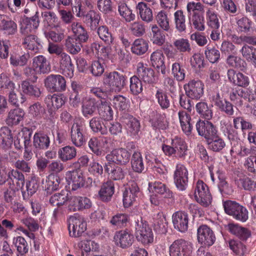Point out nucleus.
Returning <instances> with one entry per match:
<instances>
[{
    "label": "nucleus",
    "mask_w": 256,
    "mask_h": 256,
    "mask_svg": "<svg viewBox=\"0 0 256 256\" xmlns=\"http://www.w3.org/2000/svg\"><path fill=\"white\" fill-rule=\"evenodd\" d=\"M114 184L111 181H108L102 186L98 192V196L101 200L104 202L110 201L114 194Z\"/></svg>",
    "instance_id": "36"
},
{
    "label": "nucleus",
    "mask_w": 256,
    "mask_h": 256,
    "mask_svg": "<svg viewBox=\"0 0 256 256\" xmlns=\"http://www.w3.org/2000/svg\"><path fill=\"white\" fill-rule=\"evenodd\" d=\"M197 237L198 242L205 246H212L216 240L214 232L205 224L200 226L198 228Z\"/></svg>",
    "instance_id": "12"
},
{
    "label": "nucleus",
    "mask_w": 256,
    "mask_h": 256,
    "mask_svg": "<svg viewBox=\"0 0 256 256\" xmlns=\"http://www.w3.org/2000/svg\"><path fill=\"white\" fill-rule=\"evenodd\" d=\"M0 137L2 143L5 148H8L13 142L11 130L7 127L4 126L0 130Z\"/></svg>",
    "instance_id": "62"
},
{
    "label": "nucleus",
    "mask_w": 256,
    "mask_h": 256,
    "mask_svg": "<svg viewBox=\"0 0 256 256\" xmlns=\"http://www.w3.org/2000/svg\"><path fill=\"white\" fill-rule=\"evenodd\" d=\"M212 107V106L208 105L205 102H200L196 104V109L202 118L210 120L213 115Z\"/></svg>",
    "instance_id": "43"
},
{
    "label": "nucleus",
    "mask_w": 256,
    "mask_h": 256,
    "mask_svg": "<svg viewBox=\"0 0 256 256\" xmlns=\"http://www.w3.org/2000/svg\"><path fill=\"white\" fill-rule=\"evenodd\" d=\"M40 43V39L34 34L23 35L22 44L26 49L36 52L42 47Z\"/></svg>",
    "instance_id": "24"
},
{
    "label": "nucleus",
    "mask_w": 256,
    "mask_h": 256,
    "mask_svg": "<svg viewBox=\"0 0 256 256\" xmlns=\"http://www.w3.org/2000/svg\"><path fill=\"white\" fill-rule=\"evenodd\" d=\"M131 154L125 148H120L112 150L106 156V161L117 164L124 165L130 160Z\"/></svg>",
    "instance_id": "13"
},
{
    "label": "nucleus",
    "mask_w": 256,
    "mask_h": 256,
    "mask_svg": "<svg viewBox=\"0 0 256 256\" xmlns=\"http://www.w3.org/2000/svg\"><path fill=\"white\" fill-rule=\"evenodd\" d=\"M122 122L124 125L128 134L132 138L138 136L140 128L139 120L128 114H125L122 116Z\"/></svg>",
    "instance_id": "15"
},
{
    "label": "nucleus",
    "mask_w": 256,
    "mask_h": 256,
    "mask_svg": "<svg viewBox=\"0 0 256 256\" xmlns=\"http://www.w3.org/2000/svg\"><path fill=\"white\" fill-rule=\"evenodd\" d=\"M164 59V54L160 50H157L153 52L150 56L152 66L164 75L166 73Z\"/></svg>",
    "instance_id": "27"
},
{
    "label": "nucleus",
    "mask_w": 256,
    "mask_h": 256,
    "mask_svg": "<svg viewBox=\"0 0 256 256\" xmlns=\"http://www.w3.org/2000/svg\"><path fill=\"white\" fill-rule=\"evenodd\" d=\"M131 165L132 170L136 172L142 173L144 169V164L141 153L135 152L132 155Z\"/></svg>",
    "instance_id": "46"
},
{
    "label": "nucleus",
    "mask_w": 256,
    "mask_h": 256,
    "mask_svg": "<svg viewBox=\"0 0 256 256\" xmlns=\"http://www.w3.org/2000/svg\"><path fill=\"white\" fill-rule=\"evenodd\" d=\"M214 137L210 141H206L208 148L213 152H220L226 146V142L218 134Z\"/></svg>",
    "instance_id": "57"
},
{
    "label": "nucleus",
    "mask_w": 256,
    "mask_h": 256,
    "mask_svg": "<svg viewBox=\"0 0 256 256\" xmlns=\"http://www.w3.org/2000/svg\"><path fill=\"white\" fill-rule=\"evenodd\" d=\"M246 94V92L242 88L232 89L230 94V99L236 106H242Z\"/></svg>",
    "instance_id": "44"
},
{
    "label": "nucleus",
    "mask_w": 256,
    "mask_h": 256,
    "mask_svg": "<svg viewBox=\"0 0 256 256\" xmlns=\"http://www.w3.org/2000/svg\"><path fill=\"white\" fill-rule=\"evenodd\" d=\"M118 11L120 16L124 18L126 22L133 21L136 18L135 14L132 12V10L125 3L120 2L118 4Z\"/></svg>",
    "instance_id": "58"
},
{
    "label": "nucleus",
    "mask_w": 256,
    "mask_h": 256,
    "mask_svg": "<svg viewBox=\"0 0 256 256\" xmlns=\"http://www.w3.org/2000/svg\"><path fill=\"white\" fill-rule=\"evenodd\" d=\"M196 202L204 207L209 206L212 202V196L208 186L202 180L196 182L194 192Z\"/></svg>",
    "instance_id": "3"
},
{
    "label": "nucleus",
    "mask_w": 256,
    "mask_h": 256,
    "mask_svg": "<svg viewBox=\"0 0 256 256\" xmlns=\"http://www.w3.org/2000/svg\"><path fill=\"white\" fill-rule=\"evenodd\" d=\"M76 156V150L70 146H66L58 150V158L63 162H66L74 158Z\"/></svg>",
    "instance_id": "45"
},
{
    "label": "nucleus",
    "mask_w": 256,
    "mask_h": 256,
    "mask_svg": "<svg viewBox=\"0 0 256 256\" xmlns=\"http://www.w3.org/2000/svg\"><path fill=\"white\" fill-rule=\"evenodd\" d=\"M114 240L118 246L122 248H126L132 245L134 238L133 234L129 231L121 230L116 232Z\"/></svg>",
    "instance_id": "21"
},
{
    "label": "nucleus",
    "mask_w": 256,
    "mask_h": 256,
    "mask_svg": "<svg viewBox=\"0 0 256 256\" xmlns=\"http://www.w3.org/2000/svg\"><path fill=\"white\" fill-rule=\"evenodd\" d=\"M98 108L97 102L94 98H88L83 101L82 112L84 118H88L94 115Z\"/></svg>",
    "instance_id": "30"
},
{
    "label": "nucleus",
    "mask_w": 256,
    "mask_h": 256,
    "mask_svg": "<svg viewBox=\"0 0 256 256\" xmlns=\"http://www.w3.org/2000/svg\"><path fill=\"white\" fill-rule=\"evenodd\" d=\"M66 178L69 184L72 186V190H76L84 186V176L82 170L80 169L70 172L66 174Z\"/></svg>",
    "instance_id": "23"
},
{
    "label": "nucleus",
    "mask_w": 256,
    "mask_h": 256,
    "mask_svg": "<svg viewBox=\"0 0 256 256\" xmlns=\"http://www.w3.org/2000/svg\"><path fill=\"white\" fill-rule=\"evenodd\" d=\"M24 114L22 108H17L10 110L6 119V122L8 126L16 125L23 120Z\"/></svg>",
    "instance_id": "39"
},
{
    "label": "nucleus",
    "mask_w": 256,
    "mask_h": 256,
    "mask_svg": "<svg viewBox=\"0 0 256 256\" xmlns=\"http://www.w3.org/2000/svg\"><path fill=\"white\" fill-rule=\"evenodd\" d=\"M204 84L200 80H192L184 85L186 94L191 98L200 99L204 94Z\"/></svg>",
    "instance_id": "14"
},
{
    "label": "nucleus",
    "mask_w": 256,
    "mask_h": 256,
    "mask_svg": "<svg viewBox=\"0 0 256 256\" xmlns=\"http://www.w3.org/2000/svg\"><path fill=\"white\" fill-rule=\"evenodd\" d=\"M91 130L95 133L100 132L102 135L106 134L108 130L102 118L100 116L93 117L89 122Z\"/></svg>",
    "instance_id": "42"
},
{
    "label": "nucleus",
    "mask_w": 256,
    "mask_h": 256,
    "mask_svg": "<svg viewBox=\"0 0 256 256\" xmlns=\"http://www.w3.org/2000/svg\"><path fill=\"white\" fill-rule=\"evenodd\" d=\"M174 21L176 28L179 32H186V18L182 10H178L174 13Z\"/></svg>",
    "instance_id": "53"
},
{
    "label": "nucleus",
    "mask_w": 256,
    "mask_h": 256,
    "mask_svg": "<svg viewBox=\"0 0 256 256\" xmlns=\"http://www.w3.org/2000/svg\"><path fill=\"white\" fill-rule=\"evenodd\" d=\"M190 22L194 28L198 31H203L205 29L204 18L203 14H194L192 16H188Z\"/></svg>",
    "instance_id": "61"
},
{
    "label": "nucleus",
    "mask_w": 256,
    "mask_h": 256,
    "mask_svg": "<svg viewBox=\"0 0 256 256\" xmlns=\"http://www.w3.org/2000/svg\"><path fill=\"white\" fill-rule=\"evenodd\" d=\"M126 76L122 73L113 71L104 74L103 83L108 86L111 91L120 92L126 85Z\"/></svg>",
    "instance_id": "1"
},
{
    "label": "nucleus",
    "mask_w": 256,
    "mask_h": 256,
    "mask_svg": "<svg viewBox=\"0 0 256 256\" xmlns=\"http://www.w3.org/2000/svg\"><path fill=\"white\" fill-rule=\"evenodd\" d=\"M82 43L73 37L68 36L66 40L65 46L67 51L74 55L78 54L80 51Z\"/></svg>",
    "instance_id": "50"
},
{
    "label": "nucleus",
    "mask_w": 256,
    "mask_h": 256,
    "mask_svg": "<svg viewBox=\"0 0 256 256\" xmlns=\"http://www.w3.org/2000/svg\"><path fill=\"white\" fill-rule=\"evenodd\" d=\"M192 251L190 244L182 238L175 240L169 246L170 256H190Z\"/></svg>",
    "instance_id": "4"
},
{
    "label": "nucleus",
    "mask_w": 256,
    "mask_h": 256,
    "mask_svg": "<svg viewBox=\"0 0 256 256\" xmlns=\"http://www.w3.org/2000/svg\"><path fill=\"white\" fill-rule=\"evenodd\" d=\"M130 92L132 94L137 96L142 92V80L136 75H134L130 78Z\"/></svg>",
    "instance_id": "59"
},
{
    "label": "nucleus",
    "mask_w": 256,
    "mask_h": 256,
    "mask_svg": "<svg viewBox=\"0 0 256 256\" xmlns=\"http://www.w3.org/2000/svg\"><path fill=\"white\" fill-rule=\"evenodd\" d=\"M97 34L99 38L108 45L113 43L114 38L111 32L106 26H101L97 28Z\"/></svg>",
    "instance_id": "52"
},
{
    "label": "nucleus",
    "mask_w": 256,
    "mask_h": 256,
    "mask_svg": "<svg viewBox=\"0 0 256 256\" xmlns=\"http://www.w3.org/2000/svg\"><path fill=\"white\" fill-rule=\"evenodd\" d=\"M135 228L136 238L138 242L144 245L149 244L153 242L154 234L152 230L142 218L136 221Z\"/></svg>",
    "instance_id": "2"
},
{
    "label": "nucleus",
    "mask_w": 256,
    "mask_h": 256,
    "mask_svg": "<svg viewBox=\"0 0 256 256\" xmlns=\"http://www.w3.org/2000/svg\"><path fill=\"white\" fill-rule=\"evenodd\" d=\"M148 189L150 192L154 194L164 195V196L166 198H172L174 197V194L172 191L165 184L160 182L149 183Z\"/></svg>",
    "instance_id": "26"
},
{
    "label": "nucleus",
    "mask_w": 256,
    "mask_h": 256,
    "mask_svg": "<svg viewBox=\"0 0 256 256\" xmlns=\"http://www.w3.org/2000/svg\"><path fill=\"white\" fill-rule=\"evenodd\" d=\"M235 183L240 188L250 192L256 193V182L246 176H240L235 179Z\"/></svg>",
    "instance_id": "32"
},
{
    "label": "nucleus",
    "mask_w": 256,
    "mask_h": 256,
    "mask_svg": "<svg viewBox=\"0 0 256 256\" xmlns=\"http://www.w3.org/2000/svg\"><path fill=\"white\" fill-rule=\"evenodd\" d=\"M196 130L199 136H202L206 140H210L218 134V130L214 124L208 120H199L196 124Z\"/></svg>",
    "instance_id": "9"
},
{
    "label": "nucleus",
    "mask_w": 256,
    "mask_h": 256,
    "mask_svg": "<svg viewBox=\"0 0 256 256\" xmlns=\"http://www.w3.org/2000/svg\"><path fill=\"white\" fill-rule=\"evenodd\" d=\"M44 86L50 92H62L66 90V81L60 74H52L44 80Z\"/></svg>",
    "instance_id": "5"
},
{
    "label": "nucleus",
    "mask_w": 256,
    "mask_h": 256,
    "mask_svg": "<svg viewBox=\"0 0 256 256\" xmlns=\"http://www.w3.org/2000/svg\"><path fill=\"white\" fill-rule=\"evenodd\" d=\"M150 122L153 129L156 130H166L168 128L169 122L165 114L152 111L150 115Z\"/></svg>",
    "instance_id": "22"
},
{
    "label": "nucleus",
    "mask_w": 256,
    "mask_h": 256,
    "mask_svg": "<svg viewBox=\"0 0 256 256\" xmlns=\"http://www.w3.org/2000/svg\"><path fill=\"white\" fill-rule=\"evenodd\" d=\"M68 229L71 236L78 238L82 236L87 228L84 218L81 216H72L68 220Z\"/></svg>",
    "instance_id": "7"
},
{
    "label": "nucleus",
    "mask_w": 256,
    "mask_h": 256,
    "mask_svg": "<svg viewBox=\"0 0 256 256\" xmlns=\"http://www.w3.org/2000/svg\"><path fill=\"white\" fill-rule=\"evenodd\" d=\"M62 179L57 174H50L46 178L44 188L47 193L56 190L61 188Z\"/></svg>",
    "instance_id": "33"
},
{
    "label": "nucleus",
    "mask_w": 256,
    "mask_h": 256,
    "mask_svg": "<svg viewBox=\"0 0 256 256\" xmlns=\"http://www.w3.org/2000/svg\"><path fill=\"white\" fill-rule=\"evenodd\" d=\"M140 192L138 184L134 182H130L123 193V204L125 208L131 206L136 201Z\"/></svg>",
    "instance_id": "17"
},
{
    "label": "nucleus",
    "mask_w": 256,
    "mask_h": 256,
    "mask_svg": "<svg viewBox=\"0 0 256 256\" xmlns=\"http://www.w3.org/2000/svg\"><path fill=\"white\" fill-rule=\"evenodd\" d=\"M171 145L174 146L175 154H176L178 158H184L187 154L188 146L184 139L176 136L172 139Z\"/></svg>",
    "instance_id": "34"
},
{
    "label": "nucleus",
    "mask_w": 256,
    "mask_h": 256,
    "mask_svg": "<svg viewBox=\"0 0 256 256\" xmlns=\"http://www.w3.org/2000/svg\"><path fill=\"white\" fill-rule=\"evenodd\" d=\"M84 122L82 120H76L72 126L71 140L72 144L77 147L82 146L86 142V138L84 134Z\"/></svg>",
    "instance_id": "8"
},
{
    "label": "nucleus",
    "mask_w": 256,
    "mask_h": 256,
    "mask_svg": "<svg viewBox=\"0 0 256 256\" xmlns=\"http://www.w3.org/2000/svg\"><path fill=\"white\" fill-rule=\"evenodd\" d=\"M186 167L180 163L177 164L174 174V183L180 191L185 190L188 187V177Z\"/></svg>",
    "instance_id": "6"
},
{
    "label": "nucleus",
    "mask_w": 256,
    "mask_h": 256,
    "mask_svg": "<svg viewBox=\"0 0 256 256\" xmlns=\"http://www.w3.org/2000/svg\"><path fill=\"white\" fill-rule=\"evenodd\" d=\"M57 58L62 74L68 78H72L74 75V66L70 55L64 52Z\"/></svg>",
    "instance_id": "19"
},
{
    "label": "nucleus",
    "mask_w": 256,
    "mask_h": 256,
    "mask_svg": "<svg viewBox=\"0 0 256 256\" xmlns=\"http://www.w3.org/2000/svg\"><path fill=\"white\" fill-rule=\"evenodd\" d=\"M54 30L44 32L46 37L54 42H60L65 37L64 25L54 28Z\"/></svg>",
    "instance_id": "41"
},
{
    "label": "nucleus",
    "mask_w": 256,
    "mask_h": 256,
    "mask_svg": "<svg viewBox=\"0 0 256 256\" xmlns=\"http://www.w3.org/2000/svg\"><path fill=\"white\" fill-rule=\"evenodd\" d=\"M238 31L240 32L248 33L252 28V22L246 16L236 18Z\"/></svg>",
    "instance_id": "51"
},
{
    "label": "nucleus",
    "mask_w": 256,
    "mask_h": 256,
    "mask_svg": "<svg viewBox=\"0 0 256 256\" xmlns=\"http://www.w3.org/2000/svg\"><path fill=\"white\" fill-rule=\"evenodd\" d=\"M32 68L38 74H47L50 70V66L46 58L42 55L35 56L32 60Z\"/></svg>",
    "instance_id": "25"
},
{
    "label": "nucleus",
    "mask_w": 256,
    "mask_h": 256,
    "mask_svg": "<svg viewBox=\"0 0 256 256\" xmlns=\"http://www.w3.org/2000/svg\"><path fill=\"white\" fill-rule=\"evenodd\" d=\"M156 19L160 27L166 32H168L170 29V19L168 14L164 10L159 12L156 16Z\"/></svg>",
    "instance_id": "60"
},
{
    "label": "nucleus",
    "mask_w": 256,
    "mask_h": 256,
    "mask_svg": "<svg viewBox=\"0 0 256 256\" xmlns=\"http://www.w3.org/2000/svg\"><path fill=\"white\" fill-rule=\"evenodd\" d=\"M21 86L22 92L24 94L37 98L40 96V88L36 85L30 84L27 80L22 82Z\"/></svg>",
    "instance_id": "48"
},
{
    "label": "nucleus",
    "mask_w": 256,
    "mask_h": 256,
    "mask_svg": "<svg viewBox=\"0 0 256 256\" xmlns=\"http://www.w3.org/2000/svg\"><path fill=\"white\" fill-rule=\"evenodd\" d=\"M136 10L142 21L151 22L154 18L152 9L143 2H139L136 6Z\"/></svg>",
    "instance_id": "35"
},
{
    "label": "nucleus",
    "mask_w": 256,
    "mask_h": 256,
    "mask_svg": "<svg viewBox=\"0 0 256 256\" xmlns=\"http://www.w3.org/2000/svg\"><path fill=\"white\" fill-rule=\"evenodd\" d=\"M148 42L143 38L136 39L132 44L131 50L132 53L140 56L148 50Z\"/></svg>",
    "instance_id": "49"
},
{
    "label": "nucleus",
    "mask_w": 256,
    "mask_h": 256,
    "mask_svg": "<svg viewBox=\"0 0 256 256\" xmlns=\"http://www.w3.org/2000/svg\"><path fill=\"white\" fill-rule=\"evenodd\" d=\"M72 30L74 38L82 42H86L89 38L86 30L78 22H73L72 24Z\"/></svg>",
    "instance_id": "38"
},
{
    "label": "nucleus",
    "mask_w": 256,
    "mask_h": 256,
    "mask_svg": "<svg viewBox=\"0 0 256 256\" xmlns=\"http://www.w3.org/2000/svg\"><path fill=\"white\" fill-rule=\"evenodd\" d=\"M50 140L48 136L42 132H36L33 138V146L36 150H45L50 146Z\"/></svg>",
    "instance_id": "29"
},
{
    "label": "nucleus",
    "mask_w": 256,
    "mask_h": 256,
    "mask_svg": "<svg viewBox=\"0 0 256 256\" xmlns=\"http://www.w3.org/2000/svg\"><path fill=\"white\" fill-rule=\"evenodd\" d=\"M98 112L104 120H109L113 118V110L110 104L106 101H102L98 108Z\"/></svg>",
    "instance_id": "63"
},
{
    "label": "nucleus",
    "mask_w": 256,
    "mask_h": 256,
    "mask_svg": "<svg viewBox=\"0 0 256 256\" xmlns=\"http://www.w3.org/2000/svg\"><path fill=\"white\" fill-rule=\"evenodd\" d=\"M168 222L162 212H159L154 218V228L160 234H166L167 232Z\"/></svg>",
    "instance_id": "40"
},
{
    "label": "nucleus",
    "mask_w": 256,
    "mask_h": 256,
    "mask_svg": "<svg viewBox=\"0 0 256 256\" xmlns=\"http://www.w3.org/2000/svg\"><path fill=\"white\" fill-rule=\"evenodd\" d=\"M188 216L182 210L175 212L172 216V222L174 228L181 232H185L188 230Z\"/></svg>",
    "instance_id": "16"
},
{
    "label": "nucleus",
    "mask_w": 256,
    "mask_h": 256,
    "mask_svg": "<svg viewBox=\"0 0 256 256\" xmlns=\"http://www.w3.org/2000/svg\"><path fill=\"white\" fill-rule=\"evenodd\" d=\"M152 38L153 44L162 46L166 41V36L162 30L156 24L152 26Z\"/></svg>",
    "instance_id": "47"
},
{
    "label": "nucleus",
    "mask_w": 256,
    "mask_h": 256,
    "mask_svg": "<svg viewBox=\"0 0 256 256\" xmlns=\"http://www.w3.org/2000/svg\"><path fill=\"white\" fill-rule=\"evenodd\" d=\"M228 230L240 240H244L250 236V232L246 228L241 227L237 224H229L227 226Z\"/></svg>",
    "instance_id": "37"
},
{
    "label": "nucleus",
    "mask_w": 256,
    "mask_h": 256,
    "mask_svg": "<svg viewBox=\"0 0 256 256\" xmlns=\"http://www.w3.org/2000/svg\"><path fill=\"white\" fill-rule=\"evenodd\" d=\"M227 76L230 82L234 86L246 88L250 84V80L248 76L240 72H236L233 69L228 70Z\"/></svg>",
    "instance_id": "20"
},
{
    "label": "nucleus",
    "mask_w": 256,
    "mask_h": 256,
    "mask_svg": "<svg viewBox=\"0 0 256 256\" xmlns=\"http://www.w3.org/2000/svg\"><path fill=\"white\" fill-rule=\"evenodd\" d=\"M136 74L145 83L153 84L158 82V78L154 70L142 62L138 64Z\"/></svg>",
    "instance_id": "10"
},
{
    "label": "nucleus",
    "mask_w": 256,
    "mask_h": 256,
    "mask_svg": "<svg viewBox=\"0 0 256 256\" xmlns=\"http://www.w3.org/2000/svg\"><path fill=\"white\" fill-rule=\"evenodd\" d=\"M47 106L54 110H58L64 104V100L62 96L54 94L48 96L45 99Z\"/></svg>",
    "instance_id": "55"
},
{
    "label": "nucleus",
    "mask_w": 256,
    "mask_h": 256,
    "mask_svg": "<svg viewBox=\"0 0 256 256\" xmlns=\"http://www.w3.org/2000/svg\"><path fill=\"white\" fill-rule=\"evenodd\" d=\"M40 24L38 12L31 18H26L22 20L20 32L22 34H34Z\"/></svg>",
    "instance_id": "18"
},
{
    "label": "nucleus",
    "mask_w": 256,
    "mask_h": 256,
    "mask_svg": "<svg viewBox=\"0 0 256 256\" xmlns=\"http://www.w3.org/2000/svg\"><path fill=\"white\" fill-rule=\"evenodd\" d=\"M43 22L45 26L52 28L55 27L63 25L59 20L56 13L52 11H44L42 12Z\"/></svg>",
    "instance_id": "31"
},
{
    "label": "nucleus",
    "mask_w": 256,
    "mask_h": 256,
    "mask_svg": "<svg viewBox=\"0 0 256 256\" xmlns=\"http://www.w3.org/2000/svg\"><path fill=\"white\" fill-rule=\"evenodd\" d=\"M12 242L20 254H24L28 252L29 246L28 242L23 237L18 236L14 238Z\"/></svg>",
    "instance_id": "64"
},
{
    "label": "nucleus",
    "mask_w": 256,
    "mask_h": 256,
    "mask_svg": "<svg viewBox=\"0 0 256 256\" xmlns=\"http://www.w3.org/2000/svg\"><path fill=\"white\" fill-rule=\"evenodd\" d=\"M10 92L8 95V102L13 106L18 107L20 104H23L26 100V98L24 94L20 93V98H18V96L16 94L15 90V88H8Z\"/></svg>",
    "instance_id": "54"
},
{
    "label": "nucleus",
    "mask_w": 256,
    "mask_h": 256,
    "mask_svg": "<svg viewBox=\"0 0 256 256\" xmlns=\"http://www.w3.org/2000/svg\"><path fill=\"white\" fill-rule=\"evenodd\" d=\"M30 56L28 54L20 55L16 53L10 54V64L14 66H23L26 64Z\"/></svg>",
    "instance_id": "56"
},
{
    "label": "nucleus",
    "mask_w": 256,
    "mask_h": 256,
    "mask_svg": "<svg viewBox=\"0 0 256 256\" xmlns=\"http://www.w3.org/2000/svg\"><path fill=\"white\" fill-rule=\"evenodd\" d=\"M38 187V181L35 178H32L30 180H27L25 186L20 188L24 200H28L36 192Z\"/></svg>",
    "instance_id": "28"
},
{
    "label": "nucleus",
    "mask_w": 256,
    "mask_h": 256,
    "mask_svg": "<svg viewBox=\"0 0 256 256\" xmlns=\"http://www.w3.org/2000/svg\"><path fill=\"white\" fill-rule=\"evenodd\" d=\"M104 172L112 180H120L124 178L126 172V169L116 163L106 161L104 165Z\"/></svg>",
    "instance_id": "11"
}]
</instances>
